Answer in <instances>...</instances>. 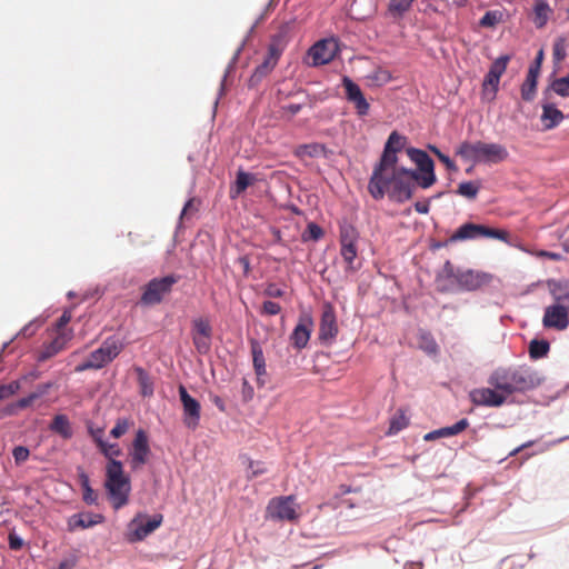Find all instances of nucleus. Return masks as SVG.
<instances>
[{
    "label": "nucleus",
    "mask_w": 569,
    "mask_h": 569,
    "mask_svg": "<svg viewBox=\"0 0 569 569\" xmlns=\"http://www.w3.org/2000/svg\"><path fill=\"white\" fill-rule=\"evenodd\" d=\"M12 456L14 458V462L17 465H21L28 460V458L30 456V451L27 447L18 446L13 449Z\"/></svg>",
    "instance_id": "nucleus-50"
},
{
    "label": "nucleus",
    "mask_w": 569,
    "mask_h": 569,
    "mask_svg": "<svg viewBox=\"0 0 569 569\" xmlns=\"http://www.w3.org/2000/svg\"><path fill=\"white\" fill-rule=\"evenodd\" d=\"M281 311V307L279 303L267 300L262 305V313L267 316H276Z\"/></svg>",
    "instance_id": "nucleus-52"
},
{
    "label": "nucleus",
    "mask_w": 569,
    "mask_h": 569,
    "mask_svg": "<svg viewBox=\"0 0 569 569\" xmlns=\"http://www.w3.org/2000/svg\"><path fill=\"white\" fill-rule=\"evenodd\" d=\"M415 210L418 213L426 214V213L429 212V203L418 201V202L415 203Z\"/></svg>",
    "instance_id": "nucleus-64"
},
{
    "label": "nucleus",
    "mask_w": 569,
    "mask_h": 569,
    "mask_svg": "<svg viewBox=\"0 0 569 569\" xmlns=\"http://www.w3.org/2000/svg\"><path fill=\"white\" fill-rule=\"evenodd\" d=\"M150 456L151 450L148 435L143 429H139L136 432L132 448L129 452L131 470H140L149 461Z\"/></svg>",
    "instance_id": "nucleus-12"
},
{
    "label": "nucleus",
    "mask_w": 569,
    "mask_h": 569,
    "mask_svg": "<svg viewBox=\"0 0 569 569\" xmlns=\"http://www.w3.org/2000/svg\"><path fill=\"white\" fill-rule=\"evenodd\" d=\"M104 487L114 509H120L128 503L131 489L130 479L124 475L121 461H108Z\"/></svg>",
    "instance_id": "nucleus-5"
},
{
    "label": "nucleus",
    "mask_w": 569,
    "mask_h": 569,
    "mask_svg": "<svg viewBox=\"0 0 569 569\" xmlns=\"http://www.w3.org/2000/svg\"><path fill=\"white\" fill-rule=\"evenodd\" d=\"M417 181L413 170L397 164H377L369 180L368 190L372 198L380 200L388 192L391 200L405 202L412 197Z\"/></svg>",
    "instance_id": "nucleus-2"
},
{
    "label": "nucleus",
    "mask_w": 569,
    "mask_h": 569,
    "mask_svg": "<svg viewBox=\"0 0 569 569\" xmlns=\"http://www.w3.org/2000/svg\"><path fill=\"white\" fill-rule=\"evenodd\" d=\"M8 541H9V547L12 550H19L23 546V540L14 532L9 533Z\"/></svg>",
    "instance_id": "nucleus-56"
},
{
    "label": "nucleus",
    "mask_w": 569,
    "mask_h": 569,
    "mask_svg": "<svg viewBox=\"0 0 569 569\" xmlns=\"http://www.w3.org/2000/svg\"><path fill=\"white\" fill-rule=\"evenodd\" d=\"M456 154L461 159L471 162L498 163L507 159V149L499 143H487L483 141H465L459 144Z\"/></svg>",
    "instance_id": "nucleus-4"
},
{
    "label": "nucleus",
    "mask_w": 569,
    "mask_h": 569,
    "mask_svg": "<svg viewBox=\"0 0 569 569\" xmlns=\"http://www.w3.org/2000/svg\"><path fill=\"white\" fill-rule=\"evenodd\" d=\"M73 338V331H61L51 341L44 342L37 355V361L44 362L61 352Z\"/></svg>",
    "instance_id": "nucleus-17"
},
{
    "label": "nucleus",
    "mask_w": 569,
    "mask_h": 569,
    "mask_svg": "<svg viewBox=\"0 0 569 569\" xmlns=\"http://www.w3.org/2000/svg\"><path fill=\"white\" fill-rule=\"evenodd\" d=\"M191 335L201 337H212V327L210 320L206 317H198L192 320Z\"/></svg>",
    "instance_id": "nucleus-35"
},
{
    "label": "nucleus",
    "mask_w": 569,
    "mask_h": 569,
    "mask_svg": "<svg viewBox=\"0 0 569 569\" xmlns=\"http://www.w3.org/2000/svg\"><path fill=\"white\" fill-rule=\"evenodd\" d=\"M416 0H389L387 13L392 19H402Z\"/></svg>",
    "instance_id": "nucleus-30"
},
{
    "label": "nucleus",
    "mask_w": 569,
    "mask_h": 569,
    "mask_svg": "<svg viewBox=\"0 0 569 569\" xmlns=\"http://www.w3.org/2000/svg\"><path fill=\"white\" fill-rule=\"evenodd\" d=\"M491 281L490 273L456 268L449 260L436 277L437 288L441 292L475 291L488 287Z\"/></svg>",
    "instance_id": "nucleus-3"
},
{
    "label": "nucleus",
    "mask_w": 569,
    "mask_h": 569,
    "mask_svg": "<svg viewBox=\"0 0 569 569\" xmlns=\"http://www.w3.org/2000/svg\"><path fill=\"white\" fill-rule=\"evenodd\" d=\"M303 149L308 156L317 157L325 150V147L322 144L313 143L305 146Z\"/></svg>",
    "instance_id": "nucleus-57"
},
{
    "label": "nucleus",
    "mask_w": 569,
    "mask_h": 569,
    "mask_svg": "<svg viewBox=\"0 0 569 569\" xmlns=\"http://www.w3.org/2000/svg\"><path fill=\"white\" fill-rule=\"evenodd\" d=\"M178 391L183 409V425L190 430H196L201 417L200 402L188 393L184 386L180 385Z\"/></svg>",
    "instance_id": "nucleus-13"
},
{
    "label": "nucleus",
    "mask_w": 569,
    "mask_h": 569,
    "mask_svg": "<svg viewBox=\"0 0 569 569\" xmlns=\"http://www.w3.org/2000/svg\"><path fill=\"white\" fill-rule=\"evenodd\" d=\"M342 84L346 90V98L349 102L353 103L358 116H367L370 106L366 100L360 87L348 77L343 78Z\"/></svg>",
    "instance_id": "nucleus-22"
},
{
    "label": "nucleus",
    "mask_w": 569,
    "mask_h": 569,
    "mask_svg": "<svg viewBox=\"0 0 569 569\" xmlns=\"http://www.w3.org/2000/svg\"><path fill=\"white\" fill-rule=\"evenodd\" d=\"M133 426V421L128 418H120L116 421L114 427L110 431V436L118 439L122 437Z\"/></svg>",
    "instance_id": "nucleus-41"
},
{
    "label": "nucleus",
    "mask_w": 569,
    "mask_h": 569,
    "mask_svg": "<svg viewBox=\"0 0 569 569\" xmlns=\"http://www.w3.org/2000/svg\"><path fill=\"white\" fill-rule=\"evenodd\" d=\"M248 469L250 470V473L247 476L248 480H251L254 477H258L267 472V468L264 467L263 462L253 461L250 459L248 460Z\"/></svg>",
    "instance_id": "nucleus-47"
},
{
    "label": "nucleus",
    "mask_w": 569,
    "mask_h": 569,
    "mask_svg": "<svg viewBox=\"0 0 569 569\" xmlns=\"http://www.w3.org/2000/svg\"><path fill=\"white\" fill-rule=\"evenodd\" d=\"M140 387V393L143 397H151L153 395V381L149 373L141 367L134 369Z\"/></svg>",
    "instance_id": "nucleus-33"
},
{
    "label": "nucleus",
    "mask_w": 569,
    "mask_h": 569,
    "mask_svg": "<svg viewBox=\"0 0 569 569\" xmlns=\"http://www.w3.org/2000/svg\"><path fill=\"white\" fill-rule=\"evenodd\" d=\"M566 40L563 38H558L553 43V57L556 60L560 61L566 57Z\"/></svg>",
    "instance_id": "nucleus-51"
},
{
    "label": "nucleus",
    "mask_w": 569,
    "mask_h": 569,
    "mask_svg": "<svg viewBox=\"0 0 569 569\" xmlns=\"http://www.w3.org/2000/svg\"><path fill=\"white\" fill-rule=\"evenodd\" d=\"M177 274H169L162 278H153L143 288L140 302L144 306L159 305L163 297L171 292L172 287L179 281Z\"/></svg>",
    "instance_id": "nucleus-10"
},
{
    "label": "nucleus",
    "mask_w": 569,
    "mask_h": 569,
    "mask_svg": "<svg viewBox=\"0 0 569 569\" xmlns=\"http://www.w3.org/2000/svg\"><path fill=\"white\" fill-rule=\"evenodd\" d=\"M563 118V113L553 104L548 102L542 103V114L540 119L546 130H550L557 127L562 121Z\"/></svg>",
    "instance_id": "nucleus-26"
},
{
    "label": "nucleus",
    "mask_w": 569,
    "mask_h": 569,
    "mask_svg": "<svg viewBox=\"0 0 569 569\" xmlns=\"http://www.w3.org/2000/svg\"><path fill=\"white\" fill-rule=\"evenodd\" d=\"M509 61V57L503 56L498 58L491 64L489 72L485 77L482 87H483V96L492 99L496 96L498 90V84L500 81V77L503 74L507 68V63Z\"/></svg>",
    "instance_id": "nucleus-18"
},
{
    "label": "nucleus",
    "mask_w": 569,
    "mask_h": 569,
    "mask_svg": "<svg viewBox=\"0 0 569 569\" xmlns=\"http://www.w3.org/2000/svg\"><path fill=\"white\" fill-rule=\"evenodd\" d=\"M53 383L52 382H46V383H41V385H38L36 390L33 392H31L32 396H34V399H39L40 397L47 395L49 392V390L52 388Z\"/></svg>",
    "instance_id": "nucleus-55"
},
{
    "label": "nucleus",
    "mask_w": 569,
    "mask_h": 569,
    "mask_svg": "<svg viewBox=\"0 0 569 569\" xmlns=\"http://www.w3.org/2000/svg\"><path fill=\"white\" fill-rule=\"evenodd\" d=\"M89 431V435L91 436V438L93 439V441L96 442L97 447L99 448L103 442H106L103 440V429L102 428H92V427H89L88 429Z\"/></svg>",
    "instance_id": "nucleus-54"
},
{
    "label": "nucleus",
    "mask_w": 569,
    "mask_h": 569,
    "mask_svg": "<svg viewBox=\"0 0 569 569\" xmlns=\"http://www.w3.org/2000/svg\"><path fill=\"white\" fill-rule=\"evenodd\" d=\"M313 329L312 317L308 313L301 315L299 321L296 325L292 333L290 335V342L297 350H301L307 347L310 336Z\"/></svg>",
    "instance_id": "nucleus-20"
},
{
    "label": "nucleus",
    "mask_w": 569,
    "mask_h": 569,
    "mask_svg": "<svg viewBox=\"0 0 569 569\" xmlns=\"http://www.w3.org/2000/svg\"><path fill=\"white\" fill-rule=\"evenodd\" d=\"M406 144V137L392 131L386 142L381 159L378 164H397L399 152Z\"/></svg>",
    "instance_id": "nucleus-23"
},
{
    "label": "nucleus",
    "mask_w": 569,
    "mask_h": 569,
    "mask_svg": "<svg viewBox=\"0 0 569 569\" xmlns=\"http://www.w3.org/2000/svg\"><path fill=\"white\" fill-rule=\"evenodd\" d=\"M38 327L33 325V322H30L28 325H26L21 330L20 332L18 333V337L21 336L23 338H29V337H32L36 331H37Z\"/></svg>",
    "instance_id": "nucleus-58"
},
{
    "label": "nucleus",
    "mask_w": 569,
    "mask_h": 569,
    "mask_svg": "<svg viewBox=\"0 0 569 569\" xmlns=\"http://www.w3.org/2000/svg\"><path fill=\"white\" fill-rule=\"evenodd\" d=\"M33 401H36L34 396H32L30 393L27 397L19 399L16 402V405H17L18 409L20 410V409H26V408L30 407L33 403Z\"/></svg>",
    "instance_id": "nucleus-59"
},
{
    "label": "nucleus",
    "mask_w": 569,
    "mask_h": 569,
    "mask_svg": "<svg viewBox=\"0 0 569 569\" xmlns=\"http://www.w3.org/2000/svg\"><path fill=\"white\" fill-rule=\"evenodd\" d=\"M468 426H469V421L466 418L460 419L452 426L441 428L442 435H443V437L456 436V435L462 432L463 430H466L468 428Z\"/></svg>",
    "instance_id": "nucleus-45"
},
{
    "label": "nucleus",
    "mask_w": 569,
    "mask_h": 569,
    "mask_svg": "<svg viewBox=\"0 0 569 569\" xmlns=\"http://www.w3.org/2000/svg\"><path fill=\"white\" fill-rule=\"evenodd\" d=\"M419 347L429 355H436L439 347L433 337L428 332H421L419 336Z\"/></svg>",
    "instance_id": "nucleus-38"
},
{
    "label": "nucleus",
    "mask_w": 569,
    "mask_h": 569,
    "mask_svg": "<svg viewBox=\"0 0 569 569\" xmlns=\"http://www.w3.org/2000/svg\"><path fill=\"white\" fill-rule=\"evenodd\" d=\"M350 10L356 19L366 20L377 11L376 0H353Z\"/></svg>",
    "instance_id": "nucleus-27"
},
{
    "label": "nucleus",
    "mask_w": 569,
    "mask_h": 569,
    "mask_svg": "<svg viewBox=\"0 0 569 569\" xmlns=\"http://www.w3.org/2000/svg\"><path fill=\"white\" fill-rule=\"evenodd\" d=\"M550 349L547 340H536V359L545 357Z\"/></svg>",
    "instance_id": "nucleus-53"
},
{
    "label": "nucleus",
    "mask_w": 569,
    "mask_h": 569,
    "mask_svg": "<svg viewBox=\"0 0 569 569\" xmlns=\"http://www.w3.org/2000/svg\"><path fill=\"white\" fill-rule=\"evenodd\" d=\"M103 521L104 517L101 513L79 512L69 517L68 530L74 531L76 529H88L102 523Z\"/></svg>",
    "instance_id": "nucleus-24"
},
{
    "label": "nucleus",
    "mask_w": 569,
    "mask_h": 569,
    "mask_svg": "<svg viewBox=\"0 0 569 569\" xmlns=\"http://www.w3.org/2000/svg\"><path fill=\"white\" fill-rule=\"evenodd\" d=\"M50 430L60 435L63 439L72 437V428L70 421L64 415H57L50 423Z\"/></svg>",
    "instance_id": "nucleus-31"
},
{
    "label": "nucleus",
    "mask_w": 569,
    "mask_h": 569,
    "mask_svg": "<svg viewBox=\"0 0 569 569\" xmlns=\"http://www.w3.org/2000/svg\"><path fill=\"white\" fill-rule=\"evenodd\" d=\"M254 182H256V177L253 174L248 173L243 170H239L237 172L236 181L230 189V198L231 199L238 198L241 193H243L246 191V189L249 186L253 184Z\"/></svg>",
    "instance_id": "nucleus-28"
},
{
    "label": "nucleus",
    "mask_w": 569,
    "mask_h": 569,
    "mask_svg": "<svg viewBox=\"0 0 569 569\" xmlns=\"http://www.w3.org/2000/svg\"><path fill=\"white\" fill-rule=\"evenodd\" d=\"M4 386H6L10 397L16 395L19 391V389H20L19 381H12V382H10L8 385H4Z\"/></svg>",
    "instance_id": "nucleus-63"
},
{
    "label": "nucleus",
    "mask_w": 569,
    "mask_h": 569,
    "mask_svg": "<svg viewBox=\"0 0 569 569\" xmlns=\"http://www.w3.org/2000/svg\"><path fill=\"white\" fill-rule=\"evenodd\" d=\"M336 313L330 305L325 306L319 326V340L331 343L338 335Z\"/></svg>",
    "instance_id": "nucleus-21"
},
{
    "label": "nucleus",
    "mask_w": 569,
    "mask_h": 569,
    "mask_svg": "<svg viewBox=\"0 0 569 569\" xmlns=\"http://www.w3.org/2000/svg\"><path fill=\"white\" fill-rule=\"evenodd\" d=\"M280 54L281 49H279L278 46L274 42H272L269 46L267 57L259 66H257L253 73L251 74L249 79L250 87H256L264 77H267L273 70V68L277 66Z\"/></svg>",
    "instance_id": "nucleus-19"
},
{
    "label": "nucleus",
    "mask_w": 569,
    "mask_h": 569,
    "mask_svg": "<svg viewBox=\"0 0 569 569\" xmlns=\"http://www.w3.org/2000/svg\"><path fill=\"white\" fill-rule=\"evenodd\" d=\"M80 485L82 489V499L87 505H97L98 493L91 488L90 480L87 473L79 475Z\"/></svg>",
    "instance_id": "nucleus-34"
},
{
    "label": "nucleus",
    "mask_w": 569,
    "mask_h": 569,
    "mask_svg": "<svg viewBox=\"0 0 569 569\" xmlns=\"http://www.w3.org/2000/svg\"><path fill=\"white\" fill-rule=\"evenodd\" d=\"M267 511L272 519L277 520L293 521L298 518L293 496L272 499L268 505Z\"/></svg>",
    "instance_id": "nucleus-16"
},
{
    "label": "nucleus",
    "mask_w": 569,
    "mask_h": 569,
    "mask_svg": "<svg viewBox=\"0 0 569 569\" xmlns=\"http://www.w3.org/2000/svg\"><path fill=\"white\" fill-rule=\"evenodd\" d=\"M552 13V9L545 1H536V27H543L549 17Z\"/></svg>",
    "instance_id": "nucleus-36"
},
{
    "label": "nucleus",
    "mask_w": 569,
    "mask_h": 569,
    "mask_svg": "<svg viewBox=\"0 0 569 569\" xmlns=\"http://www.w3.org/2000/svg\"><path fill=\"white\" fill-rule=\"evenodd\" d=\"M250 349H251L252 363H253L256 375L258 377L264 376L267 373L266 359H264L263 350H262L260 342L256 339H251L250 340Z\"/></svg>",
    "instance_id": "nucleus-29"
},
{
    "label": "nucleus",
    "mask_w": 569,
    "mask_h": 569,
    "mask_svg": "<svg viewBox=\"0 0 569 569\" xmlns=\"http://www.w3.org/2000/svg\"><path fill=\"white\" fill-rule=\"evenodd\" d=\"M543 284L557 303H565L569 307V280H548L536 283V286Z\"/></svg>",
    "instance_id": "nucleus-25"
},
{
    "label": "nucleus",
    "mask_w": 569,
    "mask_h": 569,
    "mask_svg": "<svg viewBox=\"0 0 569 569\" xmlns=\"http://www.w3.org/2000/svg\"><path fill=\"white\" fill-rule=\"evenodd\" d=\"M122 350L121 343L114 339H107L100 348L92 351L84 362L76 367L77 372L90 369H101L111 362Z\"/></svg>",
    "instance_id": "nucleus-7"
},
{
    "label": "nucleus",
    "mask_w": 569,
    "mask_h": 569,
    "mask_svg": "<svg viewBox=\"0 0 569 569\" xmlns=\"http://www.w3.org/2000/svg\"><path fill=\"white\" fill-rule=\"evenodd\" d=\"M550 90L561 97H569V73L555 79L550 84Z\"/></svg>",
    "instance_id": "nucleus-40"
},
{
    "label": "nucleus",
    "mask_w": 569,
    "mask_h": 569,
    "mask_svg": "<svg viewBox=\"0 0 569 569\" xmlns=\"http://www.w3.org/2000/svg\"><path fill=\"white\" fill-rule=\"evenodd\" d=\"M163 521V516L157 513L148 517L146 513L139 512L129 523L126 539L130 543L139 542L146 539L150 533L157 530Z\"/></svg>",
    "instance_id": "nucleus-8"
},
{
    "label": "nucleus",
    "mask_w": 569,
    "mask_h": 569,
    "mask_svg": "<svg viewBox=\"0 0 569 569\" xmlns=\"http://www.w3.org/2000/svg\"><path fill=\"white\" fill-rule=\"evenodd\" d=\"M407 154L418 167V171L413 170L417 184L423 189L431 187L436 182L433 160L426 151L416 148H408Z\"/></svg>",
    "instance_id": "nucleus-9"
},
{
    "label": "nucleus",
    "mask_w": 569,
    "mask_h": 569,
    "mask_svg": "<svg viewBox=\"0 0 569 569\" xmlns=\"http://www.w3.org/2000/svg\"><path fill=\"white\" fill-rule=\"evenodd\" d=\"M522 99L530 101L533 98V62L528 66L526 81L521 89Z\"/></svg>",
    "instance_id": "nucleus-37"
},
{
    "label": "nucleus",
    "mask_w": 569,
    "mask_h": 569,
    "mask_svg": "<svg viewBox=\"0 0 569 569\" xmlns=\"http://www.w3.org/2000/svg\"><path fill=\"white\" fill-rule=\"evenodd\" d=\"M323 237V230L321 227H319L317 223L315 222H310L308 223L306 230L303 231L302 233V240L303 241H308V240H313V241H318L319 239H321Z\"/></svg>",
    "instance_id": "nucleus-43"
},
{
    "label": "nucleus",
    "mask_w": 569,
    "mask_h": 569,
    "mask_svg": "<svg viewBox=\"0 0 569 569\" xmlns=\"http://www.w3.org/2000/svg\"><path fill=\"white\" fill-rule=\"evenodd\" d=\"M542 326L546 329L563 331L569 327L568 307L555 303L545 309Z\"/></svg>",
    "instance_id": "nucleus-15"
},
{
    "label": "nucleus",
    "mask_w": 569,
    "mask_h": 569,
    "mask_svg": "<svg viewBox=\"0 0 569 569\" xmlns=\"http://www.w3.org/2000/svg\"><path fill=\"white\" fill-rule=\"evenodd\" d=\"M501 18L502 13L500 11H487L479 20V26L482 28H493L501 21Z\"/></svg>",
    "instance_id": "nucleus-42"
},
{
    "label": "nucleus",
    "mask_w": 569,
    "mask_h": 569,
    "mask_svg": "<svg viewBox=\"0 0 569 569\" xmlns=\"http://www.w3.org/2000/svg\"><path fill=\"white\" fill-rule=\"evenodd\" d=\"M338 52V43L335 39H322L316 42L309 50L310 64L313 67L327 64L332 61Z\"/></svg>",
    "instance_id": "nucleus-14"
},
{
    "label": "nucleus",
    "mask_w": 569,
    "mask_h": 569,
    "mask_svg": "<svg viewBox=\"0 0 569 569\" xmlns=\"http://www.w3.org/2000/svg\"><path fill=\"white\" fill-rule=\"evenodd\" d=\"M71 311L66 310L61 317L57 320L54 326V332H61V331H73L72 329H67V325L71 321Z\"/></svg>",
    "instance_id": "nucleus-49"
},
{
    "label": "nucleus",
    "mask_w": 569,
    "mask_h": 569,
    "mask_svg": "<svg viewBox=\"0 0 569 569\" xmlns=\"http://www.w3.org/2000/svg\"><path fill=\"white\" fill-rule=\"evenodd\" d=\"M430 150L437 156V158L446 166L450 171H457L456 163L445 153H442L437 147L430 146Z\"/></svg>",
    "instance_id": "nucleus-48"
},
{
    "label": "nucleus",
    "mask_w": 569,
    "mask_h": 569,
    "mask_svg": "<svg viewBox=\"0 0 569 569\" xmlns=\"http://www.w3.org/2000/svg\"><path fill=\"white\" fill-rule=\"evenodd\" d=\"M282 109L286 111V112H289L291 116H295L297 114L298 112H300V110L302 109V106L299 104V103H290L288 106H283Z\"/></svg>",
    "instance_id": "nucleus-60"
},
{
    "label": "nucleus",
    "mask_w": 569,
    "mask_h": 569,
    "mask_svg": "<svg viewBox=\"0 0 569 569\" xmlns=\"http://www.w3.org/2000/svg\"><path fill=\"white\" fill-rule=\"evenodd\" d=\"M358 240L359 233L352 224L343 223L340 226V256L342 257L343 262L346 263V273H356L361 268V263L357 261Z\"/></svg>",
    "instance_id": "nucleus-6"
},
{
    "label": "nucleus",
    "mask_w": 569,
    "mask_h": 569,
    "mask_svg": "<svg viewBox=\"0 0 569 569\" xmlns=\"http://www.w3.org/2000/svg\"><path fill=\"white\" fill-rule=\"evenodd\" d=\"M266 293L270 297L279 298L283 296V291L276 286H269L266 290Z\"/></svg>",
    "instance_id": "nucleus-62"
},
{
    "label": "nucleus",
    "mask_w": 569,
    "mask_h": 569,
    "mask_svg": "<svg viewBox=\"0 0 569 569\" xmlns=\"http://www.w3.org/2000/svg\"><path fill=\"white\" fill-rule=\"evenodd\" d=\"M492 388H479L470 392L471 401L477 406L499 407L513 392H521L531 385V376L521 368L497 369L489 378Z\"/></svg>",
    "instance_id": "nucleus-1"
},
{
    "label": "nucleus",
    "mask_w": 569,
    "mask_h": 569,
    "mask_svg": "<svg viewBox=\"0 0 569 569\" xmlns=\"http://www.w3.org/2000/svg\"><path fill=\"white\" fill-rule=\"evenodd\" d=\"M480 190V184L473 181L461 182L458 186L457 193L468 199H475Z\"/></svg>",
    "instance_id": "nucleus-39"
},
{
    "label": "nucleus",
    "mask_w": 569,
    "mask_h": 569,
    "mask_svg": "<svg viewBox=\"0 0 569 569\" xmlns=\"http://www.w3.org/2000/svg\"><path fill=\"white\" fill-rule=\"evenodd\" d=\"M476 238H493L507 241L508 232L501 229L469 222L460 226L452 234L451 240L459 241Z\"/></svg>",
    "instance_id": "nucleus-11"
},
{
    "label": "nucleus",
    "mask_w": 569,
    "mask_h": 569,
    "mask_svg": "<svg viewBox=\"0 0 569 569\" xmlns=\"http://www.w3.org/2000/svg\"><path fill=\"white\" fill-rule=\"evenodd\" d=\"M18 410L19 409H18V407H17V405L14 402V403H10L7 407H4L1 410V412H2V416H14V415H17Z\"/></svg>",
    "instance_id": "nucleus-61"
},
{
    "label": "nucleus",
    "mask_w": 569,
    "mask_h": 569,
    "mask_svg": "<svg viewBox=\"0 0 569 569\" xmlns=\"http://www.w3.org/2000/svg\"><path fill=\"white\" fill-rule=\"evenodd\" d=\"M409 426V418L406 410L398 409L397 412L391 417L389 428L387 431L388 436L397 435Z\"/></svg>",
    "instance_id": "nucleus-32"
},
{
    "label": "nucleus",
    "mask_w": 569,
    "mask_h": 569,
    "mask_svg": "<svg viewBox=\"0 0 569 569\" xmlns=\"http://www.w3.org/2000/svg\"><path fill=\"white\" fill-rule=\"evenodd\" d=\"M99 450L108 459V461L116 460L114 458L122 453L120 447L117 443H108L107 441L99 447Z\"/></svg>",
    "instance_id": "nucleus-44"
},
{
    "label": "nucleus",
    "mask_w": 569,
    "mask_h": 569,
    "mask_svg": "<svg viewBox=\"0 0 569 569\" xmlns=\"http://www.w3.org/2000/svg\"><path fill=\"white\" fill-rule=\"evenodd\" d=\"M191 336H192V342L194 345V348L199 353L206 355L210 351L211 337L206 338V337L196 336V335H191Z\"/></svg>",
    "instance_id": "nucleus-46"
}]
</instances>
